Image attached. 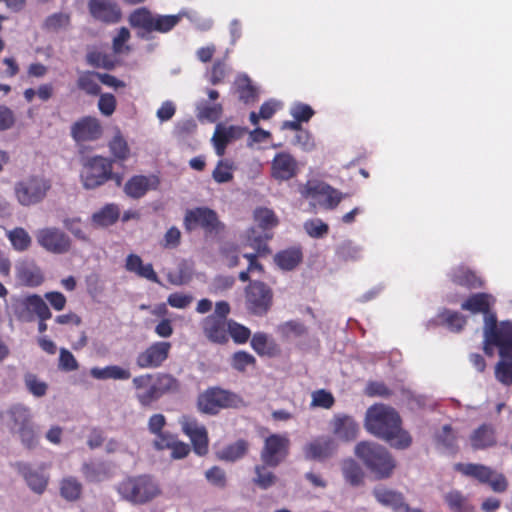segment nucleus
Returning a JSON list of instances; mask_svg holds the SVG:
<instances>
[{
    "label": "nucleus",
    "instance_id": "f257e3e1",
    "mask_svg": "<svg viewBox=\"0 0 512 512\" xmlns=\"http://www.w3.org/2000/svg\"><path fill=\"white\" fill-rule=\"evenodd\" d=\"M365 428L396 449H406L412 441L409 434L402 430L398 413L386 405H374L367 410Z\"/></svg>",
    "mask_w": 512,
    "mask_h": 512
},
{
    "label": "nucleus",
    "instance_id": "f03ea898",
    "mask_svg": "<svg viewBox=\"0 0 512 512\" xmlns=\"http://www.w3.org/2000/svg\"><path fill=\"white\" fill-rule=\"evenodd\" d=\"M0 424L12 436L16 437L21 446L33 451L41 442L38 425L34 421L31 408L23 403H14L0 411Z\"/></svg>",
    "mask_w": 512,
    "mask_h": 512
},
{
    "label": "nucleus",
    "instance_id": "7ed1b4c3",
    "mask_svg": "<svg viewBox=\"0 0 512 512\" xmlns=\"http://www.w3.org/2000/svg\"><path fill=\"white\" fill-rule=\"evenodd\" d=\"M114 160L101 155L88 157L82 162L80 181L86 190L97 189L108 181H113L117 187L123 182V176L113 171Z\"/></svg>",
    "mask_w": 512,
    "mask_h": 512
},
{
    "label": "nucleus",
    "instance_id": "20e7f679",
    "mask_svg": "<svg viewBox=\"0 0 512 512\" xmlns=\"http://www.w3.org/2000/svg\"><path fill=\"white\" fill-rule=\"evenodd\" d=\"M354 453L377 479L390 477L396 467L392 455L378 443L362 441L355 446Z\"/></svg>",
    "mask_w": 512,
    "mask_h": 512
},
{
    "label": "nucleus",
    "instance_id": "39448f33",
    "mask_svg": "<svg viewBox=\"0 0 512 512\" xmlns=\"http://www.w3.org/2000/svg\"><path fill=\"white\" fill-rule=\"evenodd\" d=\"M484 336V352L492 355L493 349L491 345L499 348V354L502 358H512V323L502 322L497 326L495 315L485 317V325L483 328Z\"/></svg>",
    "mask_w": 512,
    "mask_h": 512
},
{
    "label": "nucleus",
    "instance_id": "423d86ee",
    "mask_svg": "<svg viewBox=\"0 0 512 512\" xmlns=\"http://www.w3.org/2000/svg\"><path fill=\"white\" fill-rule=\"evenodd\" d=\"M119 492L129 502L144 504L155 498L160 493V490L151 477L143 475L129 478L122 482Z\"/></svg>",
    "mask_w": 512,
    "mask_h": 512
},
{
    "label": "nucleus",
    "instance_id": "0eeeda50",
    "mask_svg": "<svg viewBox=\"0 0 512 512\" xmlns=\"http://www.w3.org/2000/svg\"><path fill=\"white\" fill-rule=\"evenodd\" d=\"M52 187L50 179L44 176H30L15 185V196L22 206H31L44 200Z\"/></svg>",
    "mask_w": 512,
    "mask_h": 512
},
{
    "label": "nucleus",
    "instance_id": "6e6552de",
    "mask_svg": "<svg viewBox=\"0 0 512 512\" xmlns=\"http://www.w3.org/2000/svg\"><path fill=\"white\" fill-rule=\"evenodd\" d=\"M456 469L465 476L472 477L480 483L488 484L495 493H503L508 489L507 478L488 466L475 463H459Z\"/></svg>",
    "mask_w": 512,
    "mask_h": 512
},
{
    "label": "nucleus",
    "instance_id": "1a4fd4ad",
    "mask_svg": "<svg viewBox=\"0 0 512 512\" xmlns=\"http://www.w3.org/2000/svg\"><path fill=\"white\" fill-rule=\"evenodd\" d=\"M184 227L187 231L203 229L206 235L217 234L224 229L217 213L208 207H196L185 213Z\"/></svg>",
    "mask_w": 512,
    "mask_h": 512
},
{
    "label": "nucleus",
    "instance_id": "9d476101",
    "mask_svg": "<svg viewBox=\"0 0 512 512\" xmlns=\"http://www.w3.org/2000/svg\"><path fill=\"white\" fill-rule=\"evenodd\" d=\"M13 310L18 319L31 322L36 315L39 319H50L52 314L45 301L39 295L18 298L13 304Z\"/></svg>",
    "mask_w": 512,
    "mask_h": 512
},
{
    "label": "nucleus",
    "instance_id": "9b49d317",
    "mask_svg": "<svg viewBox=\"0 0 512 512\" xmlns=\"http://www.w3.org/2000/svg\"><path fill=\"white\" fill-rule=\"evenodd\" d=\"M272 291L262 282L254 281L246 288V306L254 315H265L272 305Z\"/></svg>",
    "mask_w": 512,
    "mask_h": 512
},
{
    "label": "nucleus",
    "instance_id": "f8f14e48",
    "mask_svg": "<svg viewBox=\"0 0 512 512\" xmlns=\"http://www.w3.org/2000/svg\"><path fill=\"white\" fill-rule=\"evenodd\" d=\"M290 440L285 435L272 434L265 439L261 451L262 462L270 467L278 466L288 455Z\"/></svg>",
    "mask_w": 512,
    "mask_h": 512
},
{
    "label": "nucleus",
    "instance_id": "ddd939ff",
    "mask_svg": "<svg viewBox=\"0 0 512 512\" xmlns=\"http://www.w3.org/2000/svg\"><path fill=\"white\" fill-rule=\"evenodd\" d=\"M15 471L21 475L27 486L36 494H42L48 485L49 474L44 464L34 468L30 463L18 461L13 464Z\"/></svg>",
    "mask_w": 512,
    "mask_h": 512
},
{
    "label": "nucleus",
    "instance_id": "4468645a",
    "mask_svg": "<svg viewBox=\"0 0 512 512\" xmlns=\"http://www.w3.org/2000/svg\"><path fill=\"white\" fill-rule=\"evenodd\" d=\"M88 10L92 18L110 25L120 22L122 11L115 0H89Z\"/></svg>",
    "mask_w": 512,
    "mask_h": 512
},
{
    "label": "nucleus",
    "instance_id": "2eb2a0df",
    "mask_svg": "<svg viewBox=\"0 0 512 512\" xmlns=\"http://www.w3.org/2000/svg\"><path fill=\"white\" fill-rule=\"evenodd\" d=\"M170 349L169 342H155L137 355L136 365L141 369L158 368L168 358Z\"/></svg>",
    "mask_w": 512,
    "mask_h": 512
},
{
    "label": "nucleus",
    "instance_id": "dca6fc26",
    "mask_svg": "<svg viewBox=\"0 0 512 512\" xmlns=\"http://www.w3.org/2000/svg\"><path fill=\"white\" fill-rule=\"evenodd\" d=\"M231 394L220 388H209L198 397V409L205 414H216L230 406Z\"/></svg>",
    "mask_w": 512,
    "mask_h": 512
},
{
    "label": "nucleus",
    "instance_id": "f3484780",
    "mask_svg": "<svg viewBox=\"0 0 512 512\" xmlns=\"http://www.w3.org/2000/svg\"><path fill=\"white\" fill-rule=\"evenodd\" d=\"M102 134V125L93 116L81 117L71 126V137L78 143L98 140Z\"/></svg>",
    "mask_w": 512,
    "mask_h": 512
},
{
    "label": "nucleus",
    "instance_id": "a211bd4d",
    "mask_svg": "<svg viewBox=\"0 0 512 512\" xmlns=\"http://www.w3.org/2000/svg\"><path fill=\"white\" fill-rule=\"evenodd\" d=\"M38 243L54 254H64L70 248L69 237L59 229L45 228L37 233Z\"/></svg>",
    "mask_w": 512,
    "mask_h": 512
},
{
    "label": "nucleus",
    "instance_id": "6ab92c4d",
    "mask_svg": "<svg viewBox=\"0 0 512 512\" xmlns=\"http://www.w3.org/2000/svg\"><path fill=\"white\" fill-rule=\"evenodd\" d=\"M338 448L336 440L329 436H319L303 447V455L307 460L323 461L336 453Z\"/></svg>",
    "mask_w": 512,
    "mask_h": 512
},
{
    "label": "nucleus",
    "instance_id": "aec40b11",
    "mask_svg": "<svg viewBox=\"0 0 512 512\" xmlns=\"http://www.w3.org/2000/svg\"><path fill=\"white\" fill-rule=\"evenodd\" d=\"M298 162L288 152L277 153L271 162V176L278 181H288L298 173Z\"/></svg>",
    "mask_w": 512,
    "mask_h": 512
},
{
    "label": "nucleus",
    "instance_id": "412c9836",
    "mask_svg": "<svg viewBox=\"0 0 512 512\" xmlns=\"http://www.w3.org/2000/svg\"><path fill=\"white\" fill-rule=\"evenodd\" d=\"M332 433L341 441L350 442L356 439L359 427L355 420L344 414L336 415L330 421Z\"/></svg>",
    "mask_w": 512,
    "mask_h": 512
},
{
    "label": "nucleus",
    "instance_id": "4be33fe9",
    "mask_svg": "<svg viewBox=\"0 0 512 512\" xmlns=\"http://www.w3.org/2000/svg\"><path fill=\"white\" fill-rule=\"evenodd\" d=\"M81 472L89 482H102L113 476L114 466L107 461L93 460L83 463Z\"/></svg>",
    "mask_w": 512,
    "mask_h": 512
},
{
    "label": "nucleus",
    "instance_id": "5701e85b",
    "mask_svg": "<svg viewBox=\"0 0 512 512\" xmlns=\"http://www.w3.org/2000/svg\"><path fill=\"white\" fill-rule=\"evenodd\" d=\"M272 238V234L266 230L251 227L246 231V244L254 249L255 253L244 254L243 256H265L271 254L268 247V241Z\"/></svg>",
    "mask_w": 512,
    "mask_h": 512
},
{
    "label": "nucleus",
    "instance_id": "b1692460",
    "mask_svg": "<svg viewBox=\"0 0 512 512\" xmlns=\"http://www.w3.org/2000/svg\"><path fill=\"white\" fill-rule=\"evenodd\" d=\"M202 326L205 336L210 341L221 344L228 340V326L221 317L208 316L204 319Z\"/></svg>",
    "mask_w": 512,
    "mask_h": 512
},
{
    "label": "nucleus",
    "instance_id": "393cba45",
    "mask_svg": "<svg viewBox=\"0 0 512 512\" xmlns=\"http://www.w3.org/2000/svg\"><path fill=\"white\" fill-rule=\"evenodd\" d=\"M153 184L151 178L144 175H136L131 177L124 185V192L127 196L133 199L143 197L150 189H155L158 185V179L153 177Z\"/></svg>",
    "mask_w": 512,
    "mask_h": 512
},
{
    "label": "nucleus",
    "instance_id": "a878e982",
    "mask_svg": "<svg viewBox=\"0 0 512 512\" xmlns=\"http://www.w3.org/2000/svg\"><path fill=\"white\" fill-rule=\"evenodd\" d=\"M496 443L494 429L489 424H483L475 429L470 437L469 444L473 450H482Z\"/></svg>",
    "mask_w": 512,
    "mask_h": 512
},
{
    "label": "nucleus",
    "instance_id": "bb28decb",
    "mask_svg": "<svg viewBox=\"0 0 512 512\" xmlns=\"http://www.w3.org/2000/svg\"><path fill=\"white\" fill-rule=\"evenodd\" d=\"M90 375L97 380H119L125 381L131 378V371L129 368L119 365H108L105 367H93L90 370Z\"/></svg>",
    "mask_w": 512,
    "mask_h": 512
},
{
    "label": "nucleus",
    "instance_id": "cd10ccee",
    "mask_svg": "<svg viewBox=\"0 0 512 512\" xmlns=\"http://www.w3.org/2000/svg\"><path fill=\"white\" fill-rule=\"evenodd\" d=\"M16 271L19 281L26 286L36 287L43 282L41 270L31 262H21Z\"/></svg>",
    "mask_w": 512,
    "mask_h": 512
},
{
    "label": "nucleus",
    "instance_id": "c85d7f7f",
    "mask_svg": "<svg viewBox=\"0 0 512 512\" xmlns=\"http://www.w3.org/2000/svg\"><path fill=\"white\" fill-rule=\"evenodd\" d=\"M120 209L117 204L109 203L92 215V223L99 227H108L117 222Z\"/></svg>",
    "mask_w": 512,
    "mask_h": 512
},
{
    "label": "nucleus",
    "instance_id": "c756f323",
    "mask_svg": "<svg viewBox=\"0 0 512 512\" xmlns=\"http://www.w3.org/2000/svg\"><path fill=\"white\" fill-rule=\"evenodd\" d=\"M494 302L492 295L480 293L471 296L468 300L461 304L462 309L469 310L472 313L481 312L484 314V318L488 315H492L489 312L491 304Z\"/></svg>",
    "mask_w": 512,
    "mask_h": 512
},
{
    "label": "nucleus",
    "instance_id": "7c9ffc66",
    "mask_svg": "<svg viewBox=\"0 0 512 512\" xmlns=\"http://www.w3.org/2000/svg\"><path fill=\"white\" fill-rule=\"evenodd\" d=\"M373 494L376 500L384 506L391 507L394 512H399L405 505L401 493L386 488H375Z\"/></svg>",
    "mask_w": 512,
    "mask_h": 512
},
{
    "label": "nucleus",
    "instance_id": "2f4dec72",
    "mask_svg": "<svg viewBox=\"0 0 512 512\" xmlns=\"http://www.w3.org/2000/svg\"><path fill=\"white\" fill-rule=\"evenodd\" d=\"M341 471L345 481L351 486L357 487L363 483L364 472L354 459L348 458L343 460Z\"/></svg>",
    "mask_w": 512,
    "mask_h": 512
},
{
    "label": "nucleus",
    "instance_id": "473e14b6",
    "mask_svg": "<svg viewBox=\"0 0 512 512\" xmlns=\"http://www.w3.org/2000/svg\"><path fill=\"white\" fill-rule=\"evenodd\" d=\"M437 447L446 453L457 450V435L450 425H444L435 435Z\"/></svg>",
    "mask_w": 512,
    "mask_h": 512
},
{
    "label": "nucleus",
    "instance_id": "72a5a7b5",
    "mask_svg": "<svg viewBox=\"0 0 512 512\" xmlns=\"http://www.w3.org/2000/svg\"><path fill=\"white\" fill-rule=\"evenodd\" d=\"M125 267L128 271L135 273L139 277L145 278L149 281L159 283L156 272L152 264H144L142 258H126Z\"/></svg>",
    "mask_w": 512,
    "mask_h": 512
},
{
    "label": "nucleus",
    "instance_id": "f704fd0d",
    "mask_svg": "<svg viewBox=\"0 0 512 512\" xmlns=\"http://www.w3.org/2000/svg\"><path fill=\"white\" fill-rule=\"evenodd\" d=\"M98 72L82 71L76 81L77 88L90 96H98L101 87L97 82Z\"/></svg>",
    "mask_w": 512,
    "mask_h": 512
},
{
    "label": "nucleus",
    "instance_id": "c9c22d12",
    "mask_svg": "<svg viewBox=\"0 0 512 512\" xmlns=\"http://www.w3.org/2000/svg\"><path fill=\"white\" fill-rule=\"evenodd\" d=\"M154 15L145 7L134 10L129 16V23L134 28H139L147 33L152 32Z\"/></svg>",
    "mask_w": 512,
    "mask_h": 512
},
{
    "label": "nucleus",
    "instance_id": "e433bc0d",
    "mask_svg": "<svg viewBox=\"0 0 512 512\" xmlns=\"http://www.w3.org/2000/svg\"><path fill=\"white\" fill-rule=\"evenodd\" d=\"M109 151L113 158L112 160L124 162L130 157V148L127 141L118 131L108 143Z\"/></svg>",
    "mask_w": 512,
    "mask_h": 512
},
{
    "label": "nucleus",
    "instance_id": "4c0bfd02",
    "mask_svg": "<svg viewBox=\"0 0 512 512\" xmlns=\"http://www.w3.org/2000/svg\"><path fill=\"white\" fill-rule=\"evenodd\" d=\"M235 165L230 159H220L213 172L212 178L216 183L223 184L233 180Z\"/></svg>",
    "mask_w": 512,
    "mask_h": 512
},
{
    "label": "nucleus",
    "instance_id": "58836bf2",
    "mask_svg": "<svg viewBox=\"0 0 512 512\" xmlns=\"http://www.w3.org/2000/svg\"><path fill=\"white\" fill-rule=\"evenodd\" d=\"M82 493V484L72 476L65 477L60 482V494L67 501H76Z\"/></svg>",
    "mask_w": 512,
    "mask_h": 512
},
{
    "label": "nucleus",
    "instance_id": "ea45409f",
    "mask_svg": "<svg viewBox=\"0 0 512 512\" xmlns=\"http://www.w3.org/2000/svg\"><path fill=\"white\" fill-rule=\"evenodd\" d=\"M254 221L258 224L259 229L269 230L276 227L279 223L274 211L266 207H258L254 210Z\"/></svg>",
    "mask_w": 512,
    "mask_h": 512
},
{
    "label": "nucleus",
    "instance_id": "a19ab883",
    "mask_svg": "<svg viewBox=\"0 0 512 512\" xmlns=\"http://www.w3.org/2000/svg\"><path fill=\"white\" fill-rule=\"evenodd\" d=\"M86 61L90 66L94 68H104L111 70L115 66L113 57L98 49L89 51L86 55Z\"/></svg>",
    "mask_w": 512,
    "mask_h": 512
},
{
    "label": "nucleus",
    "instance_id": "79ce46f5",
    "mask_svg": "<svg viewBox=\"0 0 512 512\" xmlns=\"http://www.w3.org/2000/svg\"><path fill=\"white\" fill-rule=\"evenodd\" d=\"M276 330L285 339L299 338L307 333L304 324L296 320L284 322L278 325Z\"/></svg>",
    "mask_w": 512,
    "mask_h": 512
},
{
    "label": "nucleus",
    "instance_id": "37998d69",
    "mask_svg": "<svg viewBox=\"0 0 512 512\" xmlns=\"http://www.w3.org/2000/svg\"><path fill=\"white\" fill-rule=\"evenodd\" d=\"M308 191L309 194L325 195V204L329 209H334L342 200L341 193L329 185L310 187Z\"/></svg>",
    "mask_w": 512,
    "mask_h": 512
},
{
    "label": "nucleus",
    "instance_id": "c03bdc74",
    "mask_svg": "<svg viewBox=\"0 0 512 512\" xmlns=\"http://www.w3.org/2000/svg\"><path fill=\"white\" fill-rule=\"evenodd\" d=\"M247 451V443L239 440L218 452V457L226 461H236L242 458Z\"/></svg>",
    "mask_w": 512,
    "mask_h": 512
},
{
    "label": "nucleus",
    "instance_id": "a18cd8bd",
    "mask_svg": "<svg viewBox=\"0 0 512 512\" xmlns=\"http://www.w3.org/2000/svg\"><path fill=\"white\" fill-rule=\"evenodd\" d=\"M24 384L28 392L36 398L45 396L48 390V384L40 380L33 373H26L24 375Z\"/></svg>",
    "mask_w": 512,
    "mask_h": 512
},
{
    "label": "nucleus",
    "instance_id": "49530a36",
    "mask_svg": "<svg viewBox=\"0 0 512 512\" xmlns=\"http://www.w3.org/2000/svg\"><path fill=\"white\" fill-rule=\"evenodd\" d=\"M153 382L160 396L178 389L177 380L170 374L159 373L153 376Z\"/></svg>",
    "mask_w": 512,
    "mask_h": 512
},
{
    "label": "nucleus",
    "instance_id": "de8ad7c7",
    "mask_svg": "<svg viewBox=\"0 0 512 512\" xmlns=\"http://www.w3.org/2000/svg\"><path fill=\"white\" fill-rule=\"evenodd\" d=\"M452 280L462 286L478 287L481 285L479 278L466 268H458L452 274Z\"/></svg>",
    "mask_w": 512,
    "mask_h": 512
},
{
    "label": "nucleus",
    "instance_id": "09e8293b",
    "mask_svg": "<svg viewBox=\"0 0 512 512\" xmlns=\"http://www.w3.org/2000/svg\"><path fill=\"white\" fill-rule=\"evenodd\" d=\"M179 15H158L154 17L152 32L167 33L180 21Z\"/></svg>",
    "mask_w": 512,
    "mask_h": 512
},
{
    "label": "nucleus",
    "instance_id": "8fccbe9b",
    "mask_svg": "<svg viewBox=\"0 0 512 512\" xmlns=\"http://www.w3.org/2000/svg\"><path fill=\"white\" fill-rule=\"evenodd\" d=\"M444 499L449 508L454 512H465L469 510L467 498L457 490L446 493Z\"/></svg>",
    "mask_w": 512,
    "mask_h": 512
},
{
    "label": "nucleus",
    "instance_id": "3c124183",
    "mask_svg": "<svg viewBox=\"0 0 512 512\" xmlns=\"http://www.w3.org/2000/svg\"><path fill=\"white\" fill-rule=\"evenodd\" d=\"M13 247L18 251L26 250L31 244L29 234L23 228H15L8 234Z\"/></svg>",
    "mask_w": 512,
    "mask_h": 512
},
{
    "label": "nucleus",
    "instance_id": "603ef678",
    "mask_svg": "<svg viewBox=\"0 0 512 512\" xmlns=\"http://www.w3.org/2000/svg\"><path fill=\"white\" fill-rule=\"evenodd\" d=\"M495 376L504 385L512 384V358H504L497 363Z\"/></svg>",
    "mask_w": 512,
    "mask_h": 512
},
{
    "label": "nucleus",
    "instance_id": "864d4df0",
    "mask_svg": "<svg viewBox=\"0 0 512 512\" xmlns=\"http://www.w3.org/2000/svg\"><path fill=\"white\" fill-rule=\"evenodd\" d=\"M255 474L254 482L261 489H268L275 483L276 477L274 473L269 471L264 465H257L255 467Z\"/></svg>",
    "mask_w": 512,
    "mask_h": 512
},
{
    "label": "nucleus",
    "instance_id": "5fc2aeb1",
    "mask_svg": "<svg viewBox=\"0 0 512 512\" xmlns=\"http://www.w3.org/2000/svg\"><path fill=\"white\" fill-rule=\"evenodd\" d=\"M227 326H228L227 332L230 334V336L236 343L242 344V343L247 342V340L249 339V337L251 335V331L247 327H245L235 321H232V320L228 321Z\"/></svg>",
    "mask_w": 512,
    "mask_h": 512
},
{
    "label": "nucleus",
    "instance_id": "6e6d98bb",
    "mask_svg": "<svg viewBox=\"0 0 512 512\" xmlns=\"http://www.w3.org/2000/svg\"><path fill=\"white\" fill-rule=\"evenodd\" d=\"M70 24V15L67 13H54L48 16L44 22V27L50 31H58Z\"/></svg>",
    "mask_w": 512,
    "mask_h": 512
},
{
    "label": "nucleus",
    "instance_id": "4d7b16f0",
    "mask_svg": "<svg viewBox=\"0 0 512 512\" xmlns=\"http://www.w3.org/2000/svg\"><path fill=\"white\" fill-rule=\"evenodd\" d=\"M213 146L218 156L222 157L225 154L227 145L231 142L225 131L222 129V125L218 124L214 135L212 137Z\"/></svg>",
    "mask_w": 512,
    "mask_h": 512
},
{
    "label": "nucleus",
    "instance_id": "13d9d810",
    "mask_svg": "<svg viewBox=\"0 0 512 512\" xmlns=\"http://www.w3.org/2000/svg\"><path fill=\"white\" fill-rule=\"evenodd\" d=\"M255 357L245 351H238L233 354L231 365L237 371L243 372L246 367L255 363Z\"/></svg>",
    "mask_w": 512,
    "mask_h": 512
},
{
    "label": "nucleus",
    "instance_id": "bf43d9fd",
    "mask_svg": "<svg viewBox=\"0 0 512 512\" xmlns=\"http://www.w3.org/2000/svg\"><path fill=\"white\" fill-rule=\"evenodd\" d=\"M290 114L294 119L298 120V122H308L313 115L315 114L314 110L311 106L304 103H295L291 109Z\"/></svg>",
    "mask_w": 512,
    "mask_h": 512
},
{
    "label": "nucleus",
    "instance_id": "052dcab7",
    "mask_svg": "<svg viewBox=\"0 0 512 512\" xmlns=\"http://www.w3.org/2000/svg\"><path fill=\"white\" fill-rule=\"evenodd\" d=\"M59 355L58 368L60 370L71 372L78 369L79 365L74 355L67 349L61 348Z\"/></svg>",
    "mask_w": 512,
    "mask_h": 512
},
{
    "label": "nucleus",
    "instance_id": "680f3d73",
    "mask_svg": "<svg viewBox=\"0 0 512 512\" xmlns=\"http://www.w3.org/2000/svg\"><path fill=\"white\" fill-rule=\"evenodd\" d=\"M306 232L315 238L323 237L328 233L329 227L321 219H312L304 223Z\"/></svg>",
    "mask_w": 512,
    "mask_h": 512
},
{
    "label": "nucleus",
    "instance_id": "e2e57ef3",
    "mask_svg": "<svg viewBox=\"0 0 512 512\" xmlns=\"http://www.w3.org/2000/svg\"><path fill=\"white\" fill-rule=\"evenodd\" d=\"M135 397L141 406H149L153 402L158 400L161 396L159 395L157 389L155 388L154 382H152L143 391L136 392Z\"/></svg>",
    "mask_w": 512,
    "mask_h": 512
},
{
    "label": "nucleus",
    "instance_id": "0e129e2a",
    "mask_svg": "<svg viewBox=\"0 0 512 512\" xmlns=\"http://www.w3.org/2000/svg\"><path fill=\"white\" fill-rule=\"evenodd\" d=\"M293 144L300 146L302 150L307 152L312 151L315 148V141L312 134L305 129H301L296 133Z\"/></svg>",
    "mask_w": 512,
    "mask_h": 512
},
{
    "label": "nucleus",
    "instance_id": "69168bd1",
    "mask_svg": "<svg viewBox=\"0 0 512 512\" xmlns=\"http://www.w3.org/2000/svg\"><path fill=\"white\" fill-rule=\"evenodd\" d=\"M116 98L111 93H104L100 95L98 100V108L104 116H111L116 109Z\"/></svg>",
    "mask_w": 512,
    "mask_h": 512
},
{
    "label": "nucleus",
    "instance_id": "338daca9",
    "mask_svg": "<svg viewBox=\"0 0 512 512\" xmlns=\"http://www.w3.org/2000/svg\"><path fill=\"white\" fill-rule=\"evenodd\" d=\"M269 337L266 333L257 332L252 336L251 347L258 355H266L269 352Z\"/></svg>",
    "mask_w": 512,
    "mask_h": 512
},
{
    "label": "nucleus",
    "instance_id": "774afa93",
    "mask_svg": "<svg viewBox=\"0 0 512 512\" xmlns=\"http://www.w3.org/2000/svg\"><path fill=\"white\" fill-rule=\"evenodd\" d=\"M227 64L225 60H216L210 70V82L217 85L225 79L227 75Z\"/></svg>",
    "mask_w": 512,
    "mask_h": 512
}]
</instances>
